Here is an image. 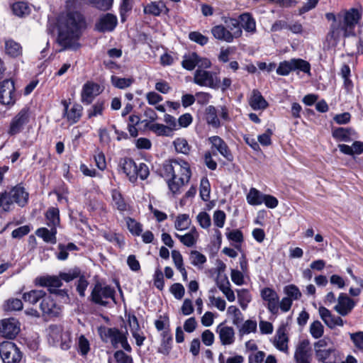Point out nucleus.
<instances>
[{
	"instance_id": "obj_1",
	"label": "nucleus",
	"mask_w": 363,
	"mask_h": 363,
	"mask_svg": "<svg viewBox=\"0 0 363 363\" xmlns=\"http://www.w3.org/2000/svg\"><path fill=\"white\" fill-rule=\"evenodd\" d=\"M325 16L328 21H331L326 36L329 45H337L341 43L345 45V40L350 37L357 38V45H363V20L360 22L362 17L361 8L342 9L337 13L328 12Z\"/></svg>"
},
{
	"instance_id": "obj_2",
	"label": "nucleus",
	"mask_w": 363,
	"mask_h": 363,
	"mask_svg": "<svg viewBox=\"0 0 363 363\" xmlns=\"http://www.w3.org/2000/svg\"><path fill=\"white\" fill-rule=\"evenodd\" d=\"M87 28L85 16L78 11L67 13L65 26L59 29L57 41L59 45H81L76 43Z\"/></svg>"
},
{
	"instance_id": "obj_3",
	"label": "nucleus",
	"mask_w": 363,
	"mask_h": 363,
	"mask_svg": "<svg viewBox=\"0 0 363 363\" xmlns=\"http://www.w3.org/2000/svg\"><path fill=\"white\" fill-rule=\"evenodd\" d=\"M99 335L104 342L110 341L112 346L115 348L118 347V345L127 352H130L132 350L130 345L128 342V331H121L116 328H100L99 329Z\"/></svg>"
},
{
	"instance_id": "obj_4",
	"label": "nucleus",
	"mask_w": 363,
	"mask_h": 363,
	"mask_svg": "<svg viewBox=\"0 0 363 363\" xmlns=\"http://www.w3.org/2000/svg\"><path fill=\"white\" fill-rule=\"evenodd\" d=\"M291 72H295L297 74L301 72L310 76L311 65L303 59L292 58L281 62L277 69V73L281 76H287Z\"/></svg>"
},
{
	"instance_id": "obj_5",
	"label": "nucleus",
	"mask_w": 363,
	"mask_h": 363,
	"mask_svg": "<svg viewBox=\"0 0 363 363\" xmlns=\"http://www.w3.org/2000/svg\"><path fill=\"white\" fill-rule=\"evenodd\" d=\"M164 171L167 175L181 180L182 184H187L191 176L189 163L182 160H172L169 164L164 165Z\"/></svg>"
},
{
	"instance_id": "obj_6",
	"label": "nucleus",
	"mask_w": 363,
	"mask_h": 363,
	"mask_svg": "<svg viewBox=\"0 0 363 363\" xmlns=\"http://www.w3.org/2000/svg\"><path fill=\"white\" fill-rule=\"evenodd\" d=\"M48 340L54 346L59 345L61 349L67 350L71 346V333L64 331L60 325H50L48 329Z\"/></svg>"
},
{
	"instance_id": "obj_7",
	"label": "nucleus",
	"mask_w": 363,
	"mask_h": 363,
	"mask_svg": "<svg viewBox=\"0 0 363 363\" xmlns=\"http://www.w3.org/2000/svg\"><path fill=\"white\" fill-rule=\"evenodd\" d=\"M115 289L110 286L97 282L91 294V301L101 306H106L108 299L115 301Z\"/></svg>"
},
{
	"instance_id": "obj_8",
	"label": "nucleus",
	"mask_w": 363,
	"mask_h": 363,
	"mask_svg": "<svg viewBox=\"0 0 363 363\" xmlns=\"http://www.w3.org/2000/svg\"><path fill=\"white\" fill-rule=\"evenodd\" d=\"M0 356L4 363H18L22 358L20 350L10 341L0 344Z\"/></svg>"
},
{
	"instance_id": "obj_9",
	"label": "nucleus",
	"mask_w": 363,
	"mask_h": 363,
	"mask_svg": "<svg viewBox=\"0 0 363 363\" xmlns=\"http://www.w3.org/2000/svg\"><path fill=\"white\" fill-rule=\"evenodd\" d=\"M194 82L201 86L219 88L220 80L216 74L203 69H197L194 74Z\"/></svg>"
},
{
	"instance_id": "obj_10",
	"label": "nucleus",
	"mask_w": 363,
	"mask_h": 363,
	"mask_svg": "<svg viewBox=\"0 0 363 363\" xmlns=\"http://www.w3.org/2000/svg\"><path fill=\"white\" fill-rule=\"evenodd\" d=\"M117 26V16L111 13H106L99 16L94 24V30L101 33H111Z\"/></svg>"
},
{
	"instance_id": "obj_11",
	"label": "nucleus",
	"mask_w": 363,
	"mask_h": 363,
	"mask_svg": "<svg viewBox=\"0 0 363 363\" xmlns=\"http://www.w3.org/2000/svg\"><path fill=\"white\" fill-rule=\"evenodd\" d=\"M16 101L15 85L11 79H5L0 82V103L6 106H13Z\"/></svg>"
},
{
	"instance_id": "obj_12",
	"label": "nucleus",
	"mask_w": 363,
	"mask_h": 363,
	"mask_svg": "<svg viewBox=\"0 0 363 363\" xmlns=\"http://www.w3.org/2000/svg\"><path fill=\"white\" fill-rule=\"evenodd\" d=\"M29 110L28 108H22L12 119L8 133L14 135L20 133L24 125L29 121Z\"/></svg>"
},
{
	"instance_id": "obj_13",
	"label": "nucleus",
	"mask_w": 363,
	"mask_h": 363,
	"mask_svg": "<svg viewBox=\"0 0 363 363\" xmlns=\"http://www.w3.org/2000/svg\"><path fill=\"white\" fill-rule=\"evenodd\" d=\"M62 104L64 106L63 117L66 118L70 125L77 123L82 117V106L78 104H74L69 108V103L66 100H62Z\"/></svg>"
},
{
	"instance_id": "obj_14",
	"label": "nucleus",
	"mask_w": 363,
	"mask_h": 363,
	"mask_svg": "<svg viewBox=\"0 0 363 363\" xmlns=\"http://www.w3.org/2000/svg\"><path fill=\"white\" fill-rule=\"evenodd\" d=\"M34 282L37 286L48 287L51 294L60 292V291L57 288H60L62 284L59 277L50 275L38 277Z\"/></svg>"
},
{
	"instance_id": "obj_15",
	"label": "nucleus",
	"mask_w": 363,
	"mask_h": 363,
	"mask_svg": "<svg viewBox=\"0 0 363 363\" xmlns=\"http://www.w3.org/2000/svg\"><path fill=\"white\" fill-rule=\"evenodd\" d=\"M262 299L267 303V309L272 314H277L279 312V296L272 289L266 287L261 291Z\"/></svg>"
},
{
	"instance_id": "obj_16",
	"label": "nucleus",
	"mask_w": 363,
	"mask_h": 363,
	"mask_svg": "<svg viewBox=\"0 0 363 363\" xmlns=\"http://www.w3.org/2000/svg\"><path fill=\"white\" fill-rule=\"evenodd\" d=\"M40 308L43 315L50 318L57 317L62 312L61 306L56 303L50 296H46L42 300Z\"/></svg>"
},
{
	"instance_id": "obj_17",
	"label": "nucleus",
	"mask_w": 363,
	"mask_h": 363,
	"mask_svg": "<svg viewBox=\"0 0 363 363\" xmlns=\"http://www.w3.org/2000/svg\"><path fill=\"white\" fill-rule=\"evenodd\" d=\"M318 313L320 318L329 328L333 329L336 326H343V320L340 316L333 315L325 307L320 306L318 308Z\"/></svg>"
},
{
	"instance_id": "obj_18",
	"label": "nucleus",
	"mask_w": 363,
	"mask_h": 363,
	"mask_svg": "<svg viewBox=\"0 0 363 363\" xmlns=\"http://www.w3.org/2000/svg\"><path fill=\"white\" fill-rule=\"evenodd\" d=\"M294 359L296 363H311V352L308 341L303 340L298 343L294 352Z\"/></svg>"
},
{
	"instance_id": "obj_19",
	"label": "nucleus",
	"mask_w": 363,
	"mask_h": 363,
	"mask_svg": "<svg viewBox=\"0 0 363 363\" xmlns=\"http://www.w3.org/2000/svg\"><path fill=\"white\" fill-rule=\"evenodd\" d=\"M19 330L18 321L14 318L4 319L0 323V334L4 337L13 338Z\"/></svg>"
},
{
	"instance_id": "obj_20",
	"label": "nucleus",
	"mask_w": 363,
	"mask_h": 363,
	"mask_svg": "<svg viewBox=\"0 0 363 363\" xmlns=\"http://www.w3.org/2000/svg\"><path fill=\"white\" fill-rule=\"evenodd\" d=\"M288 342L289 337L286 333V326L285 325H281L277 330L274 337L273 344L277 350L283 352L288 353Z\"/></svg>"
},
{
	"instance_id": "obj_21",
	"label": "nucleus",
	"mask_w": 363,
	"mask_h": 363,
	"mask_svg": "<svg viewBox=\"0 0 363 363\" xmlns=\"http://www.w3.org/2000/svg\"><path fill=\"white\" fill-rule=\"evenodd\" d=\"M145 14L153 16H160L161 14L168 15L169 9L167 6L166 3L162 0L151 1L143 7Z\"/></svg>"
},
{
	"instance_id": "obj_22",
	"label": "nucleus",
	"mask_w": 363,
	"mask_h": 363,
	"mask_svg": "<svg viewBox=\"0 0 363 363\" xmlns=\"http://www.w3.org/2000/svg\"><path fill=\"white\" fill-rule=\"evenodd\" d=\"M355 306L354 301L347 294L341 293L337 298V304L334 309L341 315H348Z\"/></svg>"
},
{
	"instance_id": "obj_23",
	"label": "nucleus",
	"mask_w": 363,
	"mask_h": 363,
	"mask_svg": "<svg viewBox=\"0 0 363 363\" xmlns=\"http://www.w3.org/2000/svg\"><path fill=\"white\" fill-rule=\"evenodd\" d=\"M100 94V86L94 82H86L82 90V101L87 105L90 104L94 99Z\"/></svg>"
},
{
	"instance_id": "obj_24",
	"label": "nucleus",
	"mask_w": 363,
	"mask_h": 363,
	"mask_svg": "<svg viewBox=\"0 0 363 363\" xmlns=\"http://www.w3.org/2000/svg\"><path fill=\"white\" fill-rule=\"evenodd\" d=\"M318 361L323 363H338L340 360L339 352L334 347H329L325 350H319L315 354Z\"/></svg>"
},
{
	"instance_id": "obj_25",
	"label": "nucleus",
	"mask_w": 363,
	"mask_h": 363,
	"mask_svg": "<svg viewBox=\"0 0 363 363\" xmlns=\"http://www.w3.org/2000/svg\"><path fill=\"white\" fill-rule=\"evenodd\" d=\"M333 137L337 141L349 143L357 138V133L352 128H336L332 131Z\"/></svg>"
},
{
	"instance_id": "obj_26",
	"label": "nucleus",
	"mask_w": 363,
	"mask_h": 363,
	"mask_svg": "<svg viewBox=\"0 0 363 363\" xmlns=\"http://www.w3.org/2000/svg\"><path fill=\"white\" fill-rule=\"evenodd\" d=\"M174 236L187 247H192L195 246L199 238V233L195 227H193L190 230L184 235H181L177 233H174Z\"/></svg>"
},
{
	"instance_id": "obj_27",
	"label": "nucleus",
	"mask_w": 363,
	"mask_h": 363,
	"mask_svg": "<svg viewBox=\"0 0 363 363\" xmlns=\"http://www.w3.org/2000/svg\"><path fill=\"white\" fill-rule=\"evenodd\" d=\"M208 141L225 158L229 161L233 160V155L226 143L221 138L217 135L212 136L208 138Z\"/></svg>"
},
{
	"instance_id": "obj_28",
	"label": "nucleus",
	"mask_w": 363,
	"mask_h": 363,
	"mask_svg": "<svg viewBox=\"0 0 363 363\" xmlns=\"http://www.w3.org/2000/svg\"><path fill=\"white\" fill-rule=\"evenodd\" d=\"M123 172L129 178L130 182L134 183L137 180V164L131 158H124L120 162Z\"/></svg>"
},
{
	"instance_id": "obj_29",
	"label": "nucleus",
	"mask_w": 363,
	"mask_h": 363,
	"mask_svg": "<svg viewBox=\"0 0 363 363\" xmlns=\"http://www.w3.org/2000/svg\"><path fill=\"white\" fill-rule=\"evenodd\" d=\"M222 345H230L235 342V331L232 327L220 324L216 330Z\"/></svg>"
},
{
	"instance_id": "obj_30",
	"label": "nucleus",
	"mask_w": 363,
	"mask_h": 363,
	"mask_svg": "<svg viewBox=\"0 0 363 363\" xmlns=\"http://www.w3.org/2000/svg\"><path fill=\"white\" fill-rule=\"evenodd\" d=\"M9 192L12 196L13 202L17 203L19 206L23 207L27 204L28 201V193L23 186L17 185L12 188Z\"/></svg>"
},
{
	"instance_id": "obj_31",
	"label": "nucleus",
	"mask_w": 363,
	"mask_h": 363,
	"mask_svg": "<svg viewBox=\"0 0 363 363\" xmlns=\"http://www.w3.org/2000/svg\"><path fill=\"white\" fill-rule=\"evenodd\" d=\"M242 30L253 34L256 32V21L252 14L248 12L243 13L239 16L238 20Z\"/></svg>"
},
{
	"instance_id": "obj_32",
	"label": "nucleus",
	"mask_w": 363,
	"mask_h": 363,
	"mask_svg": "<svg viewBox=\"0 0 363 363\" xmlns=\"http://www.w3.org/2000/svg\"><path fill=\"white\" fill-rule=\"evenodd\" d=\"M216 284L229 301L233 302L235 300V294L230 289V284L226 277L218 278Z\"/></svg>"
},
{
	"instance_id": "obj_33",
	"label": "nucleus",
	"mask_w": 363,
	"mask_h": 363,
	"mask_svg": "<svg viewBox=\"0 0 363 363\" xmlns=\"http://www.w3.org/2000/svg\"><path fill=\"white\" fill-rule=\"evenodd\" d=\"M249 104L254 110H263L268 106L267 101L257 90H253L252 96L250 98Z\"/></svg>"
},
{
	"instance_id": "obj_34",
	"label": "nucleus",
	"mask_w": 363,
	"mask_h": 363,
	"mask_svg": "<svg viewBox=\"0 0 363 363\" xmlns=\"http://www.w3.org/2000/svg\"><path fill=\"white\" fill-rule=\"evenodd\" d=\"M211 33L213 37L219 40L226 43H231L232 35L230 30L223 25H217L211 28Z\"/></svg>"
},
{
	"instance_id": "obj_35",
	"label": "nucleus",
	"mask_w": 363,
	"mask_h": 363,
	"mask_svg": "<svg viewBox=\"0 0 363 363\" xmlns=\"http://www.w3.org/2000/svg\"><path fill=\"white\" fill-rule=\"evenodd\" d=\"M35 234L38 237L41 238L45 242L55 244L57 242L56 228L50 227V230H48L46 228H40L35 231Z\"/></svg>"
},
{
	"instance_id": "obj_36",
	"label": "nucleus",
	"mask_w": 363,
	"mask_h": 363,
	"mask_svg": "<svg viewBox=\"0 0 363 363\" xmlns=\"http://www.w3.org/2000/svg\"><path fill=\"white\" fill-rule=\"evenodd\" d=\"M13 15L18 17H24L30 13V9L28 3L25 1H16L11 5Z\"/></svg>"
},
{
	"instance_id": "obj_37",
	"label": "nucleus",
	"mask_w": 363,
	"mask_h": 363,
	"mask_svg": "<svg viewBox=\"0 0 363 363\" xmlns=\"http://www.w3.org/2000/svg\"><path fill=\"white\" fill-rule=\"evenodd\" d=\"M145 126L159 136H171L172 131L166 125L161 123H146Z\"/></svg>"
},
{
	"instance_id": "obj_38",
	"label": "nucleus",
	"mask_w": 363,
	"mask_h": 363,
	"mask_svg": "<svg viewBox=\"0 0 363 363\" xmlns=\"http://www.w3.org/2000/svg\"><path fill=\"white\" fill-rule=\"evenodd\" d=\"M45 295L46 294L43 290H31L23 294V299L25 302L34 305L40 299L43 300Z\"/></svg>"
},
{
	"instance_id": "obj_39",
	"label": "nucleus",
	"mask_w": 363,
	"mask_h": 363,
	"mask_svg": "<svg viewBox=\"0 0 363 363\" xmlns=\"http://www.w3.org/2000/svg\"><path fill=\"white\" fill-rule=\"evenodd\" d=\"M197 63L198 55L196 52L185 54L183 56L182 66L184 69L191 71L197 66Z\"/></svg>"
},
{
	"instance_id": "obj_40",
	"label": "nucleus",
	"mask_w": 363,
	"mask_h": 363,
	"mask_svg": "<svg viewBox=\"0 0 363 363\" xmlns=\"http://www.w3.org/2000/svg\"><path fill=\"white\" fill-rule=\"evenodd\" d=\"M47 224L49 227L57 228L60 224V211L57 208H50L46 213Z\"/></svg>"
},
{
	"instance_id": "obj_41",
	"label": "nucleus",
	"mask_w": 363,
	"mask_h": 363,
	"mask_svg": "<svg viewBox=\"0 0 363 363\" xmlns=\"http://www.w3.org/2000/svg\"><path fill=\"white\" fill-rule=\"evenodd\" d=\"M191 225V220L188 214H179L174 221V228L178 231L186 230Z\"/></svg>"
},
{
	"instance_id": "obj_42",
	"label": "nucleus",
	"mask_w": 363,
	"mask_h": 363,
	"mask_svg": "<svg viewBox=\"0 0 363 363\" xmlns=\"http://www.w3.org/2000/svg\"><path fill=\"white\" fill-rule=\"evenodd\" d=\"M264 196V194H262L255 188H251L247 195V201L249 204L252 206L261 205L262 203Z\"/></svg>"
},
{
	"instance_id": "obj_43",
	"label": "nucleus",
	"mask_w": 363,
	"mask_h": 363,
	"mask_svg": "<svg viewBox=\"0 0 363 363\" xmlns=\"http://www.w3.org/2000/svg\"><path fill=\"white\" fill-rule=\"evenodd\" d=\"M13 201L9 191L0 193V208L5 212L10 211L13 207Z\"/></svg>"
},
{
	"instance_id": "obj_44",
	"label": "nucleus",
	"mask_w": 363,
	"mask_h": 363,
	"mask_svg": "<svg viewBox=\"0 0 363 363\" xmlns=\"http://www.w3.org/2000/svg\"><path fill=\"white\" fill-rule=\"evenodd\" d=\"M133 2L130 0H121L119 6V14L122 23L126 21L129 13L133 9Z\"/></svg>"
},
{
	"instance_id": "obj_45",
	"label": "nucleus",
	"mask_w": 363,
	"mask_h": 363,
	"mask_svg": "<svg viewBox=\"0 0 363 363\" xmlns=\"http://www.w3.org/2000/svg\"><path fill=\"white\" fill-rule=\"evenodd\" d=\"M77 348L78 352L83 357L86 356L90 352V342L84 335H81L78 337Z\"/></svg>"
},
{
	"instance_id": "obj_46",
	"label": "nucleus",
	"mask_w": 363,
	"mask_h": 363,
	"mask_svg": "<svg viewBox=\"0 0 363 363\" xmlns=\"http://www.w3.org/2000/svg\"><path fill=\"white\" fill-rule=\"evenodd\" d=\"M112 203L120 211H124L127 208L126 203L125 202L121 194L116 189L111 191Z\"/></svg>"
},
{
	"instance_id": "obj_47",
	"label": "nucleus",
	"mask_w": 363,
	"mask_h": 363,
	"mask_svg": "<svg viewBox=\"0 0 363 363\" xmlns=\"http://www.w3.org/2000/svg\"><path fill=\"white\" fill-rule=\"evenodd\" d=\"M173 145L174 146L175 150L178 153L188 155L190 152L191 147L185 138H176L173 142Z\"/></svg>"
},
{
	"instance_id": "obj_48",
	"label": "nucleus",
	"mask_w": 363,
	"mask_h": 363,
	"mask_svg": "<svg viewBox=\"0 0 363 363\" xmlns=\"http://www.w3.org/2000/svg\"><path fill=\"white\" fill-rule=\"evenodd\" d=\"M111 82L113 86L118 89H123L131 86L134 80L133 78H121L116 76H111Z\"/></svg>"
},
{
	"instance_id": "obj_49",
	"label": "nucleus",
	"mask_w": 363,
	"mask_h": 363,
	"mask_svg": "<svg viewBox=\"0 0 363 363\" xmlns=\"http://www.w3.org/2000/svg\"><path fill=\"white\" fill-rule=\"evenodd\" d=\"M206 121L208 124L212 125L213 128H218L220 125L216 110L215 107L212 106H208L207 108Z\"/></svg>"
},
{
	"instance_id": "obj_50",
	"label": "nucleus",
	"mask_w": 363,
	"mask_h": 363,
	"mask_svg": "<svg viewBox=\"0 0 363 363\" xmlns=\"http://www.w3.org/2000/svg\"><path fill=\"white\" fill-rule=\"evenodd\" d=\"M228 30L232 35V41L234 38H238L242 35V30L238 20L230 18V23L228 24Z\"/></svg>"
},
{
	"instance_id": "obj_51",
	"label": "nucleus",
	"mask_w": 363,
	"mask_h": 363,
	"mask_svg": "<svg viewBox=\"0 0 363 363\" xmlns=\"http://www.w3.org/2000/svg\"><path fill=\"white\" fill-rule=\"evenodd\" d=\"M227 313L233 318V323L239 327L243 321V315L240 309L235 306H230L228 307Z\"/></svg>"
},
{
	"instance_id": "obj_52",
	"label": "nucleus",
	"mask_w": 363,
	"mask_h": 363,
	"mask_svg": "<svg viewBox=\"0 0 363 363\" xmlns=\"http://www.w3.org/2000/svg\"><path fill=\"white\" fill-rule=\"evenodd\" d=\"M191 264L200 267L206 262V257L204 255L197 250H191L189 254Z\"/></svg>"
},
{
	"instance_id": "obj_53",
	"label": "nucleus",
	"mask_w": 363,
	"mask_h": 363,
	"mask_svg": "<svg viewBox=\"0 0 363 363\" xmlns=\"http://www.w3.org/2000/svg\"><path fill=\"white\" fill-rule=\"evenodd\" d=\"M257 322L252 320H246L239 328L240 336L255 333L257 330Z\"/></svg>"
},
{
	"instance_id": "obj_54",
	"label": "nucleus",
	"mask_w": 363,
	"mask_h": 363,
	"mask_svg": "<svg viewBox=\"0 0 363 363\" xmlns=\"http://www.w3.org/2000/svg\"><path fill=\"white\" fill-rule=\"evenodd\" d=\"M211 187L210 183L207 178H202L200 184V196L204 201H207L210 199Z\"/></svg>"
},
{
	"instance_id": "obj_55",
	"label": "nucleus",
	"mask_w": 363,
	"mask_h": 363,
	"mask_svg": "<svg viewBox=\"0 0 363 363\" xmlns=\"http://www.w3.org/2000/svg\"><path fill=\"white\" fill-rule=\"evenodd\" d=\"M324 327L319 320L313 321L310 325V333L313 337L318 339L323 336Z\"/></svg>"
},
{
	"instance_id": "obj_56",
	"label": "nucleus",
	"mask_w": 363,
	"mask_h": 363,
	"mask_svg": "<svg viewBox=\"0 0 363 363\" xmlns=\"http://www.w3.org/2000/svg\"><path fill=\"white\" fill-rule=\"evenodd\" d=\"M284 293L287 295L286 297L291 298V300H298L301 297V293L299 289L294 284H289L286 286L284 289Z\"/></svg>"
},
{
	"instance_id": "obj_57",
	"label": "nucleus",
	"mask_w": 363,
	"mask_h": 363,
	"mask_svg": "<svg viewBox=\"0 0 363 363\" xmlns=\"http://www.w3.org/2000/svg\"><path fill=\"white\" fill-rule=\"evenodd\" d=\"M126 224L128 230L133 235L138 236L141 234L143 226L140 223L131 218H128L126 219Z\"/></svg>"
},
{
	"instance_id": "obj_58",
	"label": "nucleus",
	"mask_w": 363,
	"mask_h": 363,
	"mask_svg": "<svg viewBox=\"0 0 363 363\" xmlns=\"http://www.w3.org/2000/svg\"><path fill=\"white\" fill-rule=\"evenodd\" d=\"M4 308L5 311H20L23 308V303L21 299L11 298L6 301Z\"/></svg>"
},
{
	"instance_id": "obj_59",
	"label": "nucleus",
	"mask_w": 363,
	"mask_h": 363,
	"mask_svg": "<svg viewBox=\"0 0 363 363\" xmlns=\"http://www.w3.org/2000/svg\"><path fill=\"white\" fill-rule=\"evenodd\" d=\"M226 219V215L223 211L217 210L215 211L213 215V220L214 225L219 228H223Z\"/></svg>"
},
{
	"instance_id": "obj_60",
	"label": "nucleus",
	"mask_w": 363,
	"mask_h": 363,
	"mask_svg": "<svg viewBox=\"0 0 363 363\" xmlns=\"http://www.w3.org/2000/svg\"><path fill=\"white\" fill-rule=\"evenodd\" d=\"M104 109V101H96L88 111L89 118L95 117L102 114Z\"/></svg>"
},
{
	"instance_id": "obj_61",
	"label": "nucleus",
	"mask_w": 363,
	"mask_h": 363,
	"mask_svg": "<svg viewBox=\"0 0 363 363\" xmlns=\"http://www.w3.org/2000/svg\"><path fill=\"white\" fill-rule=\"evenodd\" d=\"M189 38L191 41H194L200 45H205L208 42V38L198 31L190 32Z\"/></svg>"
},
{
	"instance_id": "obj_62",
	"label": "nucleus",
	"mask_w": 363,
	"mask_h": 363,
	"mask_svg": "<svg viewBox=\"0 0 363 363\" xmlns=\"http://www.w3.org/2000/svg\"><path fill=\"white\" fill-rule=\"evenodd\" d=\"M196 220L202 228H208L211 225L210 216L205 211L200 212L196 216Z\"/></svg>"
},
{
	"instance_id": "obj_63",
	"label": "nucleus",
	"mask_w": 363,
	"mask_h": 363,
	"mask_svg": "<svg viewBox=\"0 0 363 363\" xmlns=\"http://www.w3.org/2000/svg\"><path fill=\"white\" fill-rule=\"evenodd\" d=\"M350 337L355 347L363 351V332L350 333Z\"/></svg>"
},
{
	"instance_id": "obj_64",
	"label": "nucleus",
	"mask_w": 363,
	"mask_h": 363,
	"mask_svg": "<svg viewBox=\"0 0 363 363\" xmlns=\"http://www.w3.org/2000/svg\"><path fill=\"white\" fill-rule=\"evenodd\" d=\"M114 358L117 363H133L132 357L122 350L116 351L114 353Z\"/></svg>"
}]
</instances>
